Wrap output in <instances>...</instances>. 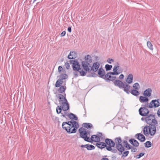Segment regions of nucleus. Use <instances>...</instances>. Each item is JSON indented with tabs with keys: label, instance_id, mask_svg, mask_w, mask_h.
Instances as JSON below:
<instances>
[{
	"label": "nucleus",
	"instance_id": "22",
	"mask_svg": "<svg viewBox=\"0 0 160 160\" xmlns=\"http://www.w3.org/2000/svg\"><path fill=\"white\" fill-rule=\"evenodd\" d=\"M96 145L98 148L101 149H102L105 147L106 148V144L103 142H99L97 143L96 144Z\"/></svg>",
	"mask_w": 160,
	"mask_h": 160
},
{
	"label": "nucleus",
	"instance_id": "46",
	"mask_svg": "<svg viewBox=\"0 0 160 160\" xmlns=\"http://www.w3.org/2000/svg\"><path fill=\"white\" fill-rule=\"evenodd\" d=\"M63 79H62L61 78L60 79H59L57 80V81H58L59 82V83H60V84H62V83H63Z\"/></svg>",
	"mask_w": 160,
	"mask_h": 160
},
{
	"label": "nucleus",
	"instance_id": "49",
	"mask_svg": "<svg viewBox=\"0 0 160 160\" xmlns=\"http://www.w3.org/2000/svg\"><path fill=\"white\" fill-rule=\"evenodd\" d=\"M87 146L88 144H86L85 145H81V147L82 148H87Z\"/></svg>",
	"mask_w": 160,
	"mask_h": 160
},
{
	"label": "nucleus",
	"instance_id": "35",
	"mask_svg": "<svg viewBox=\"0 0 160 160\" xmlns=\"http://www.w3.org/2000/svg\"><path fill=\"white\" fill-rule=\"evenodd\" d=\"M105 76V78H106V81L108 82L110 78H111V75L109 72L107 73Z\"/></svg>",
	"mask_w": 160,
	"mask_h": 160
},
{
	"label": "nucleus",
	"instance_id": "30",
	"mask_svg": "<svg viewBox=\"0 0 160 160\" xmlns=\"http://www.w3.org/2000/svg\"><path fill=\"white\" fill-rule=\"evenodd\" d=\"M95 147L92 145L88 144L87 149L88 150L94 149Z\"/></svg>",
	"mask_w": 160,
	"mask_h": 160
},
{
	"label": "nucleus",
	"instance_id": "21",
	"mask_svg": "<svg viewBox=\"0 0 160 160\" xmlns=\"http://www.w3.org/2000/svg\"><path fill=\"white\" fill-rule=\"evenodd\" d=\"M129 142L135 147H137L139 146V143L138 142L137 140L133 139H130Z\"/></svg>",
	"mask_w": 160,
	"mask_h": 160
},
{
	"label": "nucleus",
	"instance_id": "19",
	"mask_svg": "<svg viewBox=\"0 0 160 160\" xmlns=\"http://www.w3.org/2000/svg\"><path fill=\"white\" fill-rule=\"evenodd\" d=\"M77 56L76 53L75 52H71L68 55V58L69 59H72L75 58Z\"/></svg>",
	"mask_w": 160,
	"mask_h": 160
},
{
	"label": "nucleus",
	"instance_id": "24",
	"mask_svg": "<svg viewBox=\"0 0 160 160\" xmlns=\"http://www.w3.org/2000/svg\"><path fill=\"white\" fill-rule=\"evenodd\" d=\"M66 89V87L65 86H61L58 89V92L60 93H62L65 92Z\"/></svg>",
	"mask_w": 160,
	"mask_h": 160
},
{
	"label": "nucleus",
	"instance_id": "9",
	"mask_svg": "<svg viewBox=\"0 0 160 160\" xmlns=\"http://www.w3.org/2000/svg\"><path fill=\"white\" fill-rule=\"evenodd\" d=\"M146 122L149 124H158L157 121L155 119L154 115L150 114L149 115L146 116Z\"/></svg>",
	"mask_w": 160,
	"mask_h": 160
},
{
	"label": "nucleus",
	"instance_id": "10",
	"mask_svg": "<svg viewBox=\"0 0 160 160\" xmlns=\"http://www.w3.org/2000/svg\"><path fill=\"white\" fill-rule=\"evenodd\" d=\"M82 67L84 70V71L86 73L92 71V67L91 65L86 62H82Z\"/></svg>",
	"mask_w": 160,
	"mask_h": 160
},
{
	"label": "nucleus",
	"instance_id": "56",
	"mask_svg": "<svg viewBox=\"0 0 160 160\" xmlns=\"http://www.w3.org/2000/svg\"><path fill=\"white\" fill-rule=\"evenodd\" d=\"M39 2H38V3H39Z\"/></svg>",
	"mask_w": 160,
	"mask_h": 160
},
{
	"label": "nucleus",
	"instance_id": "55",
	"mask_svg": "<svg viewBox=\"0 0 160 160\" xmlns=\"http://www.w3.org/2000/svg\"><path fill=\"white\" fill-rule=\"evenodd\" d=\"M67 127V125H65L64 126V127Z\"/></svg>",
	"mask_w": 160,
	"mask_h": 160
},
{
	"label": "nucleus",
	"instance_id": "8",
	"mask_svg": "<svg viewBox=\"0 0 160 160\" xmlns=\"http://www.w3.org/2000/svg\"><path fill=\"white\" fill-rule=\"evenodd\" d=\"M160 106V99L152 100L149 103L145 104V106L150 108H156Z\"/></svg>",
	"mask_w": 160,
	"mask_h": 160
},
{
	"label": "nucleus",
	"instance_id": "25",
	"mask_svg": "<svg viewBox=\"0 0 160 160\" xmlns=\"http://www.w3.org/2000/svg\"><path fill=\"white\" fill-rule=\"evenodd\" d=\"M119 63H117V64L115 65L113 67V71L115 72H121V71H120L119 70H118L119 69Z\"/></svg>",
	"mask_w": 160,
	"mask_h": 160
},
{
	"label": "nucleus",
	"instance_id": "15",
	"mask_svg": "<svg viewBox=\"0 0 160 160\" xmlns=\"http://www.w3.org/2000/svg\"><path fill=\"white\" fill-rule=\"evenodd\" d=\"M133 75L132 74H129L128 76L126 82L128 84H131L133 81Z\"/></svg>",
	"mask_w": 160,
	"mask_h": 160
},
{
	"label": "nucleus",
	"instance_id": "12",
	"mask_svg": "<svg viewBox=\"0 0 160 160\" xmlns=\"http://www.w3.org/2000/svg\"><path fill=\"white\" fill-rule=\"evenodd\" d=\"M152 90L151 88L146 89L143 92V95L146 97H149L151 95Z\"/></svg>",
	"mask_w": 160,
	"mask_h": 160
},
{
	"label": "nucleus",
	"instance_id": "5",
	"mask_svg": "<svg viewBox=\"0 0 160 160\" xmlns=\"http://www.w3.org/2000/svg\"><path fill=\"white\" fill-rule=\"evenodd\" d=\"M157 124H151L149 126L146 125L143 128V132L146 136L149 135L150 136H154L156 132V126Z\"/></svg>",
	"mask_w": 160,
	"mask_h": 160
},
{
	"label": "nucleus",
	"instance_id": "6",
	"mask_svg": "<svg viewBox=\"0 0 160 160\" xmlns=\"http://www.w3.org/2000/svg\"><path fill=\"white\" fill-rule=\"evenodd\" d=\"M114 83L115 86L118 87L120 89H123L127 94L130 93V86L126 82L117 80L114 81Z\"/></svg>",
	"mask_w": 160,
	"mask_h": 160
},
{
	"label": "nucleus",
	"instance_id": "52",
	"mask_svg": "<svg viewBox=\"0 0 160 160\" xmlns=\"http://www.w3.org/2000/svg\"><path fill=\"white\" fill-rule=\"evenodd\" d=\"M101 160H109V159L107 158H102Z\"/></svg>",
	"mask_w": 160,
	"mask_h": 160
},
{
	"label": "nucleus",
	"instance_id": "20",
	"mask_svg": "<svg viewBox=\"0 0 160 160\" xmlns=\"http://www.w3.org/2000/svg\"><path fill=\"white\" fill-rule=\"evenodd\" d=\"M84 61L82 62H86L90 64L92 62V60L91 56L89 55H87L85 56L84 58Z\"/></svg>",
	"mask_w": 160,
	"mask_h": 160
},
{
	"label": "nucleus",
	"instance_id": "38",
	"mask_svg": "<svg viewBox=\"0 0 160 160\" xmlns=\"http://www.w3.org/2000/svg\"><path fill=\"white\" fill-rule=\"evenodd\" d=\"M145 153L144 152H141L139 155H137L136 156V158L137 159L140 158L141 157L143 156L144 155Z\"/></svg>",
	"mask_w": 160,
	"mask_h": 160
},
{
	"label": "nucleus",
	"instance_id": "45",
	"mask_svg": "<svg viewBox=\"0 0 160 160\" xmlns=\"http://www.w3.org/2000/svg\"><path fill=\"white\" fill-rule=\"evenodd\" d=\"M124 77V75L123 74H121L119 77V78L120 79H122Z\"/></svg>",
	"mask_w": 160,
	"mask_h": 160
},
{
	"label": "nucleus",
	"instance_id": "36",
	"mask_svg": "<svg viewBox=\"0 0 160 160\" xmlns=\"http://www.w3.org/2000/svg\"><path fill=\"white\" fill-rule=\"evenodd\" d=\"M68 77L67 75L65 74H62L60 75V78L62 79H65Z\"/></svg>",
	"mask_w": 160,
	"mask_h": 160
},
{
	"label": "nucleus",
	"instance_id": "50",
	"mask_svg": "<svg viewBox=\"0 0 160 160\" xmlns=\"http://www.w3.org/2000/svg\"><path fill=\"white\" fill-rule=\"evenodd\" d=\"M141 120L142 121H145L146 122V117H142L141 118Z\"/></svg>",
	"mask_w": 160,
	"mask_h": 160
},
{
	"label": "nucleus",
	"instance_id": "13",
	"mask_svg": "<svg viewBox=\"0 0 160 160\" xmlns=\"http://www.w3.org/2000/svg\"><path fill=\"white\" fill-rule=\"evenodd\" d=\"M99 65V63L98 62L94 63L92 67V71L94 72H96L98 69Z\"/></svg>",
	"mask_w": 160,
	"mask_h": 160
},
{
	"label": "nucleus",
	"instance_id": "47",
	"mask_svg": "<svg viewBox=\"0 0 160 160\" xmlns=\"http://www.w3.org/2000/svg\"><path fill=\"white\" fill-rule=\"evenodd\" d=\"M66 34V32L65 31H63L61 34L62 37H63Z\"/></svg>",
	"mask_w": 160,
	"mask_h": 160
},
{
	"label": "nucleus",
	"instance_id": "39",
	"mask_svg": "<svg viewBox=\"0 0 160 160\" xmlns=\"http://www.w3.org/2000/svg\"><path fill=\"white\" fill-rule=\"evenodd\" d=\"M129 152L128 151H126L124 152L122 154V157L124 156V157H126L128 155Z\"/></svg>",
	"mask_w": 160,
	"mask_h": 160
},
{
	"label": "nucleus",
	"instance_id": "40",
	"mask_svg": "<svg viewBox=\"0 0 160 160\" xmlns=\"http://www.w3.org/2000/svg\"><path fill=\"white\" fill-rule=\"evenodd\" d=\"M61 85V84H60V83H59V81H57L55 84V87H60Z\"/></svg>",
	"mask_w": 160,
	"mask_h": 160
},
{
	"label": "nucleus",
	"instance_id": "27",
	"mask_svg": "<svg viewBox=\"0 0 160 160\" xmlns=\"http://www.w3.org/2000/svg\"><path fill=\"white\" fill-rule=\"evenodd\" d=\"M69 117L71 119H74L76 120H78V118L74 114L72 113H71L69 115Z\"/></svg>",
	"mask_w": 160,
	"mask_h": 160
},
{
	"label": "nucleus",
	"instance_id": "42",
	"mask_svg": "<svg viewBox=\"0 0 160 160\" xmlns=\"http://www.w3.org/2000/svg\"><path fill=\"white\" fill-rule=\"evenodd\" d=\"M116 78V77L115 76H111V78H110L109 80L113 81Z\"/></svg>",
	"mask_w": 160,
	"mask_h": 160
},
{
	"label": "nucleus",
	"instance_id": "2",
	"mask_svg": "<svg viewBox=\"0 0 160 160\" xmlns=\"http://www.w3.org/2000/svg\"><path fill=\"white\" fill-rule=\"evenodd\" d=\"M62 126L68 133H71L76 132L77 129L79 127V125L76 122L72 121H68V122H63Z\"/></svg>",
	"mask_w": 160,
	"mask_h": 160
},
{
	"label": "nucleus",
	"instance_id": "43",
	"mask_svg": "<svg viewBox=\"0 0 160 160\" xmlns=\"http://www.w3.org/2000/svg\"><path fill=\"white\" fill-rule=\"evenodd\" d=\"M65 66L66 67V68L67 69H68L70 68V65H69V63H68V62L66 63H65Z\"/></svg>",
	"mask_w": 160,
	"mask_h": 160
},
{
	"label": "nucleus",
	"instance_id": "16",
	"mask_svg": "<svg viewBox=\"0 0 160 160\" xmlns=\"http://www.w3.org/2000/svg\"><path fill=\"white\" fill-rule=\"evenodd\" d=\"M66 94L65 93H64L63 94H58L56 95V97L58 98L59 102H61V100H63L64 99H66Z\"/></svg>",
	"mask_w": 160,
	"mask_h": 160
},
{
	"label": "nucleus",
	"instance_id": "4",
	"mask_svg": "<svg viewBox=\"0 0 160 160\" xmlns=\"http://www.w3.org/2000/svg\"><path fill=\"white\" fill-rule=\"evenodd\" d=\"M70 62L72 64L73 69L74 71L73 74L76 77L78 76L79 74L82 76L86 75L85 72L80 68L79 63L78 61L76 60H70Z\"/></svg>",
	"mask_w": 160,
	"mask_h": 160
},
{
	"label": "nucleus",
	"instance_id": "17",
	"mask_svg": "<svg viewBox=\"0 0 160 160\" xmlns=\"http://www.w3.org/2000/svg\"><path fill=\"white\" fill-rule=\"evenodd\" d=\"M135 136H138L137 138L141 142H144L145 140V137L141 133L137 134Z\"/></svg>",
	"mask_w": 160,
	"mask_h": 160
},
{
	"label": "nucleus",
	"instance_id": "33",
	"mask_svg": "<svg viewBox=\"0 0 160 160\" xmlns=\"http://www.w3.org/2000/svg\"><path fill=\"white\" fill-rule=\"evenodd\" d=\"M122 143H123L124 146L127 148L128 149V148L129 147V145H130L125 140L123 141L122 142Z\"/></svg>",
	"mask_w": 160,
	"mask_h": 160
},
{
	"label": "nucleus",
	"instance_id": "32",
	"mask_svg": "<svg viewBox=\"0 0 160 160\" xmlns=\"http://www.w3.org/2000/svg\"><path fill=\"white\" fill-rule=\"evenodd\" d=\"M145 146L146 148H150L151 147V143L149 141H148L144 143Z\"/></svg>",
	"mask_w": 160,
	"mask_h": 160
},
{
	"label": "nucleus",
	"instance_id": "1",
	"mask_svg": "<svg viewBox=\"0 0 160 160\" xmlns=\"http://www.w3.org/2000/svg\"><path fill=\"white\" fill-rule=\"evenodd\" d=\"M105 141L106 144V149L108 151L114 153L117 152V150L116 149L112 148L114 147L115 144L116 148L120 152L119 154H122L124 150V148L122 144V141L120 138H116L115 142L112 139L108 138L105 139Z\"/></svg>",
	"mask_w": 160,
	"mask_h": 160
},
{
	"label": "nucleus",
	"instance_id": "37",
	"mask_svg": "<svg viewBox=\"0 0 160 160\" xmlns=\"http://www.w3.org/2000/svg\"><path fill=\"white\" fill-rule=\"evenodd\" d=\"M121 73V72H115L113 71V72H110L109 73L110 74V75H119V74Z\"/></svg>",
	"mask_w": 160,
	"mask_h": 160
},
{
	"label": "nucleus",
	"instance_id": "14",
	"mask_svg": "<svg viewBox=\"0 0 160 160\" xmlns=\"http://www.w3.org/2000/svg\"><path fill=\"white\" fill-rule=\"evenodd\" d=\"M139 101L141 103L145 102L146 104L148 103V102L149 101V99L148 97H146L145 96H140L139 98Z\"/></svg>",
	"mask_w": 160,
	"mask_h": 160
},
{
	"label": "nucleus",
	"instance_id": "29",
	"mask_svg": "<svg viewBox=\"0 0 160 160\" xmlns=\"http://www.w3.org/2000/svg\"><path fill=\"white\" fill-rule=\"evenodd\" d=\"M133 87L134 89L138 90L140 88V85L138 83L136 82L133 85Z\"/></svg>",
	"mask_w": 160,
	"mask_h": 160
},
{
	"label": "nucleus",
	"instance_id": "3",
	"mask_svg": "<svg viewBox=\"0 0 160 160\" xmlns=\"http://www.w3.org/2000/svg\"><path fill=\"white\" fill-rule=\"evenodd\" d=\"M79 131L80 133V137L84 139L85 141L90 142V140L95 142H98L100 141V137L98 136L94 135L92 136L91 139H89L87 136V132L85 130V129L83 128H81L79 129Z\"/></svg>",
	"mask_w": 160,
	"mask_h": 160
},
{
	"label": "nucleus",
	"instance_id": "7",
	"mask_svg": "<svg viewBox=\"0 0 160 160\" xmlns=\"http://www.w3.org/2000/svg\"><path fill=\"white\" fill-rule=\"evenodd\" d=\"M60 106H58L56 108V111L58 114L61 112L62 109L64 111H66L69 108V105L66 99L59 102Z\"/></svg>",
	"mask_w": 160,
	"mask_h": 160
},
{
	"label": "nucleus",
	"instance_id": "41",
	"mask_svg": "<svg viewBox=\"0 0 160 160\" xmlns=\"http://www.w3.org/2000/svg\"><path fill=\"white\" fill-rule=\"evenodd\" d=\"M113 61H114L113 59L110 58H108L107 60V62L108 63L110 64H111L112 62H113Z\"/></svg>",
	"mask_w": 160,
	"mask_h": 160
},
{
	"label": "nucleus",
	"instance_id": "23",
	"mask_svg": "<svg viewBox=\"0 0 160 160\" xmlns=\"http://www.w3.org/2000/svg\"><path fill=\"white\" fill-rule=\"evenodd\" d=\"M136 89H131L130 91V93H131L132 95L135 96H137L140 94L139 92Z\"/></svg>",
	"mask_w": 160,
	"mask_h": 160
},
{
	"label": "nucleus",
	"instance_id": "57",
	"mask_svg": "<svg viewBox=\"0 0 160 160\" xmlns=\"http://www.w3.org/2000/svg\"><path fill=\"white\" fill-rule=\"evenodd\" d=\"M63 116L64 117V115H63Z\"/></svg>",
	"mask_w": 160,
	"mask_h": 160
},
{
	"label": "nucleus",
	"instance_id": "26",
	"mask_svg": "<svg viewBox=\"0 0 160 160\" xmlns=\"http://www.w3.org/2000/svg\"><path fill=\"white\" fill-rule=\"evenodd\" d=\"M83 126L87 128H90L92 127L91 124L88 123H85L83 124Z\"/></svg>",
	"mask_w": 160,
	"mask_h": 160
},
{
	"label": "nucleus",
	"instance_id": "18",
	"mask_svg": "<svg viewBox=\"0 0 160 160\" xmlns=\"http://www.w3.org/2000/svg\"><path fill=\"white\" fill-rule=\"evenodd\" d=\"M98 72L100 77L104 78L103 77L104 76L105 73L104 70L102 68H100L98 71Z\"/></svg>",
	"mask_w": 160,
	"mask_h": 160
},
{
	"label": "nucleus",
	"instance_id": "54",
	"mask_svg": "<svg viewBox=\"0 0 160 160\" xmlns=\"http://www.w3.org/2000/svg\"><path fill=\"white\" fill-rule=\"evenodd\" d=\"M38 0H34L33 2V3H34L35 1H37Z\"/></svg>",
	"mask_w": 160,
	"mask_h": 160
},
{
	"label": "nucleus",
	"instance_id": "11",
	"mask_svg": "<svg viewBox=\"0 0 160 160\" xmlns=\"http://www.w3.org/2000/svg\"><path fill=\"white\" fill-rule=\"evenodd\" d=\"M139 114L142 116H146L148 114L149 111L145 107H141L139 109Z\"/></svg>",
	"mask_w": 160,
	"mask_h": 160
},
{
	"label": "nucleus",
	"instance_id": "51",
	"mask_svg": "<svg viewBox=\"0 0 160 160\" xmlns=\"http://www.w3.org/2000/svg\"><path fill=\"white\" fill-rule=\"evenodd\" d=\"M68 31L70 32H71V28L70 27H69L68 28Z\"/></svg>",
	"mask_w": 160,
	"mask_h": 160
},
{
	"label": "nucleus",
	"instance_id": "34",
	"mask_svg": "<svg viewBox=\"0 0 160 160\" xmlns=\"http://www.w3.org/2000/svg\"><path fill=\"white\" fill-rule=\"evenodd\" d=\"M105 68H106V70L108 71L111 70L112 68V66L111 65L106 64L105 65Z\"/></svg>",
	"mask_w": 160,
	"mask_h": 160
},
{
	"label": "nucleus",
	"instance_id": "48",
	"mask_svg": "<svg viewBox=\"0 0 160 160\" xmlns=\"http://www.w3.org/2000/svg\"><path fill=\"white\" fill-rule=\"evenodd\" d=\"M62 70V67L59 66L58 67V71L59 72H61Z\"/></svg>",
	"mask_w": 160,
	"mask_h": 160
},
{
	"label": "nucleus",
	"instance_id": "53",
	"mask_svg": "<svg viewBox=\"0 0 160 160\" xmlns=\"http://www.w3.org/2000/svg\"><path fill=\"white\" fill-rule=\"evenodd\" d=\"M98 136L99 137H100V138L101 137V136H102V134L101 133H99L98 134Z\"/></svg>",
	"mask_w": 160,
	"mask_h": 160
},
{
	"label": "nucleus",
	"instance_id": "44",
	"mask_svg": "<svg viewBox=\"0 0 160 160\" xmlns=\"http://www.w3.org/2000/svg\"><path fill=\"white\" fill-rule=\"evenodd\" d=\"M157 115L159 117H160V107L158 108L157 111Z\"/></svg>",
	"mask_w": 160,
	"mask_h": 160
},
{
	"label": "nucleus",
	"instance_id": "31",
	"mask_svg": "<svg viewBox=\"0 0 160 160\" xmlns=\"http://www.w3.org/2000/svg\"><path fill=\"white\" fill-rule=\"evenodd\" d=\"M129 147L128 148V149H131V151L132 152H136L137 150V149L136 148H134L131 145H129Z\"/></svg>",
	"mask_w": 160,
	"mask_h": 160
},
{
	"label": "nucleus",
	"instance_id": "28",
	"mask_svg": "<svg viewBox=\"0 0 160 160\" xmlns=\"http://www.w3.org/2000/svg\"><path fill=\"white\" fill-rule=\"evenodd\" d=\"M147 46L148 48L151 50H152L153 49V46L152 44L150 42L148 41L147 42Z\"/></svg>",
	"mask_w": 160,
	"mask_h": 160
}]
</instances>
